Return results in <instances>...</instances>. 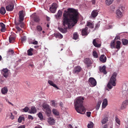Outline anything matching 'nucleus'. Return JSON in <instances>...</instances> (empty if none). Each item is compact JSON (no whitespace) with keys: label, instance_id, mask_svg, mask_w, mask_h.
Here are the masks:
<instances>
[{"label":"nucleus","instance_id":"17","mask_svg":"<svg viewBox=\"0 0 128 128\" xmlns=\"http://www.w3.org/2000/svg\"><path fill=\"white\" fill-rule=\"evenodd\" d=\"M81 69V68L80 66H76L74 68L73 72L74 74H78L80 71Z\"/></svg>","mask_w":128,"mask_h":128},{"label":"nucleus","instance_id":"54","mask_svg":"<svg viewBox=\"0 0 128 128\" xmlns=\"http://www.w3.org/2000/svg\"><path fill=\"white\" fill-rule=\"evenodd\" d=\"M90 114H91V112H87V116L88 117H90Z\"/></svg>","mask_w":128,"mask_h":128},{"label":"nucleus","instance_id":"58","mask_svg":"<svg viewBox=\"0 0 128 128\" xmlns=\"http://www.w3.org/2000/svg\"><path fill=\"white\" fill-rule=\"evenodd\" d=\"M60 105L61 108L63 107V104L62 102H60Z\"/></svg>","mask_w":128,"mask_h":128},{"label":"nucleus","instance_id":"15","mask_svg":"<svg viewBox=\"0 0 128 128\" xmlns=\"http://www.w3.org/2000/svg\"><path fill=\"white\" fill-rule=\"evenodd\" d=\"M8 91V89L6 86H5L2 88L1 90V91L2 94L4 95L6 94Z\"/></svg>","mask_w":128,"mask_h":128},{"label":"nucleus","instance_id":"53","mask_svg":"<svg viewBox=\"0 0 128 128\" xmlns=\"http://www.w3.org/2000/svg\"><path fill=\"white\" fill-rule=\"evenodd\" d=\"M28 118L29 119H31V120H32L33 119L32 116L30 115H28Z\"/></svg>","mask_w":128,"mask_h":128},{"label":"nucleus","instance_id":"31","mask_svg":"<svg viewBox=\"0 0 128 128\" xmlns=\"http://www.w3.org/2000/svg\"><path fill=\"white\" fill-rule=\"evenodd\" d=\"M116 122V125L118 126H119L120 124V119L116 117L115 118Z\"/></svg>","mask_w":128,"mask_h":128},{"label":"nucleus","instance_id":"30","mask_svg":"<svg viewBox=\"0 0 128 128\" xmlns=\"http://www.w3.org/2000/svg\"><path fill=\"white\" fill-rule=\"evenodd\" d=\"M108 121V118L105 117L102 118L101 121V122L102 124H104L107 122Z\"/></svg>","mask_w":128,"mask_h":128},{"label":"nucleus","instance_id":"29","mask_svg":"<svg viewBox=\"0 0 128 128\" xmlns=\"http://www.w3.org/2000/svg\"><path fill=\"white\" fill-rule=\"evenodd\" d=\"M0 12L2 14L4 15L6 13V10L5 8L4 7H2L0 9Z\"/></svg>","mask_w":128,"mask_h":128},{"label":"nucleus","instance_id":"19","mask_svg":"<svg viewBox=\"0 0 128 128\" xmlns=\"http://www.w3.org/2000/svg\"><path fill=\"white\" fill-rule=\"evenodd\" d=\"M108 105V100L106 98L104 99L102 104V108H105Z\"/></svg>","mask_w":128,"mask_h":128},{"label":"nucleus","instance_id":"47","mask_svg":"<svg viewBox=\"0 0 128 128\" xmlns=\"http://www.w3.org/2000/svg\"><path fill=\"white\" fill-rule=\"evenodd\" d=\"M29 109L28 107H26L22 109V111L23 112H27L29 111Z\"/></svg>","mask_w":128,"mask_h":128},{"label":"nucleus","instance_id":"64","mask_svg":"<svg viewBox=\"0 0 128 128\" xmlns=\"http://www.w3.org/2000/svg\"><path fill=\"white\" fill-rule=\"evenodd\" d=\"M20 26L21 27H23L24 26V24H22V25H20Z\"/></svg>","mask_w":128,"mask_h":128},{"label":"nucleus","instance_id":"33","mask_svg":"<svg viewBox=\"0 0 128 128\" xmlns=\"http://www.w3.org/2000/svg\"><path fill=\"white\" fill-rule=\"evenodd\" d=\"M33 19L34 21L36 22H38L40 20V19L38 17L36 16H34Z\"/></svg>","mask_w":128,"mask_h":128},{"label":"nucleus","instance_id":"4","mask_svg":"<svg viewBox=\"0 0 128 128\" xmlns=\"http://www.w3.org/2000/svg\"><path fill=\"white\" fill-rule=\"evenodd\" d=\"M118 8L116 11V16L117 18H120L123 16L122 10L124 8L122 6H120Z\"/></svg>","mask_w":128,"mask_h":128},{"label":"nucleus","instance_id":"24","mask_svg":"<svg viewBox=\"0 0 128 128\" xmlns=\"http://www.w3.org/2000/svg\"><path fill=\"white\" fill-rule=\"evenodd\" d=\"M54 36L56 38L60 39L62 38H63L62 35L59 32L55 33Z\"/></svg>","mask_w":128,"mask_h":128},{"label":"nucleus","instance_id":"34","mask_svg":"<svg viewBox=\"0 0 128 128\" xmlns=\"http://www.w3.org/2000/svg\"><path fill=\"white\" fill-rule=\"evenodd\" d=\"M15 38L14 36H10L9 38L10 42V43L13 42L14 41Z\"/></svg>","mask_w":128,"mask_h":128},{"label":"nucleus","instance_id":"5","mask_svg":"<svg viewBox=\"0 0 128 128\" xmlns=\"http://www.w3.org/2000/svg\"><path fill=\"white\" fill-rule=\"evenodd\" d=\"M42 106L43 110H45L46 113L47 115L48 116H50L51 111L49 105L47 104L44 103L42 105Z\"/></svg>","mask_w":128,"mask_h":128},{"label":"nucleus","instance_id":"2","mask_svg":"<svg viewBox=\"0 0 128 128\" xmlns=\"http://www.w3.org/2000/svg\"><path fill=\"white\" fill-rule=\"evenodd\" d=\"M84 100L83 97H78L75 100L74 103L76 110L77 112L82 114H84L86 112V109L82 104Z\"/></svg>","mask_w":128,"mask_h":128},{"label":"nucleus","instance_id":"26","mask_svg":"<svg viewBox=\"0 0 128 128\" xmlns=\"http://www.w3.org/2000/svg\"><path fill=\"white\" fill-rule=\"evenodd\" d=\"M116 48L118 49V50L120 48V46L121 44V42L119 40H117L116 42Z\"/></svg>","mask_w":128,"mask_h":128},{"label":"nucleus","instance_id":"14","mask_svg":"<svg viewBox=\"0 0 128 128\" xmlns=\"http://www.w3.org/2000/svg\"><path fill=\"white\" fill-rule=\"evenodd\" d=\"M99 11L97 10H94L91 13V16L92 17L95 18L97 16Z\"/></svg>","mask_w":128,"mask_h":128},{"label":"nucleus","instance_id":"56","mask_svg":"<svg viewBox=\"0 0 128 128\" xmlns=\"http://www.w3.org/2000/svg\"><path fill=\"white\" fill-rule=\"evenodd\" d=\"M10 118L12 119L13 120L14 118L13 116L12 113H10Z\"/></svg>","mask_w":128,"mask_h":128},{"label":"nucleus","instance_id":"50","mask_svg":"<svg viewBox=\"0 0 128 128\" xmlns=\"http://www.w3.org/2000/svg\"><path fill=\"white\" fill-rule=\"evenodd\" d=\"M100 22H99L96 24L95 27V29H96L98 28L100 26Z\"/></svg>","mask_w":128,"mask_h":128},{"label":"nucleus","instance_id":"18","mask_svg":"<svg viewBox=\"0 0 128 128\" xmlns=\"http://www.w3.org/2000/svg\"><path fill=\"white\" fill-rule=\"evenodd\" d=\"M100 61L103 63H104L106 61V58L105 56L102 54L100 57Z\"/></svg>","mask_w":128,"mask_h":128},{"label":"nucleus","instance_id":"45","mask_svg":"<svg viewBox=\"0 0 128 128\" xmlns=\"http://www.w3.org/2000/svg\"><path fill=\"white\" fill-rule=\"evenodd\" d=\"M127 91V90H124L122 92V93L123 96H126L127 95H128Z\"/></svg>","mask_w":128,"mask_h":128},{"label":"nucleus","instance_id":"21","mask_svg":"<svg viewBox=\"0 0 128 128\" xmlns=\"http://www.w3.org/2000/svg\"><path fill=\"white\" fill-rule=\"evenodd\" d=\"M48 82L50 85L56 88L57 89H59V88L58 87L56 84H54L52 81L49 80L48 81Z\"/></svg>","mask_w":128,"mask_h":128},{"label":"nucleus","instance_id":"55","mask_svg":"<svg viewBox=\"0 0 128 128\" xmlns=\"http://www.w3.org/2000/svg\"><path fill=\"white\" fill-rule=\"evenodd\" d=\"M38 43V42L36 41H35L32 42V44H37Z\"/></svg>","mask_w":128,"mask_h":128},{"label":"nucleus","instance_id":"39","mask_svg":"<svg viewBox=\"0 0 128 128\" xmlns=\"http://www.w3.org/2000/svg\"><path fill=\"white\" fill-rule=\"evenodd\" d=\"M92 55L94 58H97L98 57V54L95 50H94L93 51Z\"/></svg>","mask_w":128,"mask_h":128},{"label":"nucleus","instance_id":"38","mask_svg":"<svg viewBox=\"0 0 128 128\" xmlns=\"http://www.w3.org/2000/svg\"><path fill=\"white\" fill-rule=\"evenodd\" d=\"M101 102L102 101L101 100L99 101L98 102V104L96 107V110H98L99 109Z\"/></svg>","mask_w":128,"mask_h":128},{"label":"nucleus","instance_id":"36","mask_svg":"<svg viewBox=\"0 0 128 128\" xmlns=\"http://www.w3.org/2000/svg\"><path fill=\"white\" fill-rule=\"evenodd\" d=\"M86 26L89 28H92L94 27V24L91 22H87Z\"/></svg>","mask_w":128,"mask_h":128},{"label":"nucleus","instance_id":"59","mask_svg":"<svg viewBox=\"0 0 128 128\" xmlns=\"http://www.w3.org/2000/svg\"><path fill=\"white\" fill-rule=\"evenodd\" d=\"M120 38V36H117L115 37L114 40H115V39H119Z\"/></svg>","mask_w":128,"mask_h":128},{"label":"nucleus","instance_id":"8","mask_svg":"<svg viewBox=\"0 0 128 128\" xmlns=\"http://www.w3.org/2000/svg\"><path fill=\"white\" fill-rule=\"evenodd\" d=\"M57 5L56 3H53L52 4V6L50 8V10L52 13H55L56 11Z\"/></svg>","mask_w":128,"mask_h":128},{"label":"nucleus","instance_id":"12","mask_svg":"<svg viewBox=\"0 0 128 128\" xmlns=\"http://www.w3.org/2000/svg\"><path fill=\"white\" fill-rule=\"evenodd\" d=\"M37 110L34 106H32L31 107L30 109L29 110L28 113L30 114H34L36 112Z\"/></svg>","mask_w":128,"mask_h":128},{"label":"nucleus","instance_id":"44","mask_svg":"<svg viewBox=\"0 0 128 128\" xmlns=\"http://www.w3.org/2000/svg\"><path fill=\"white\" fill-rule=\"evenodd\" d=\"M94 124L92 122H89L88 125V128H93Z\"/></svg>","mask_w":128,"mask_h":128},{"label":"nucleus","instance_id":"23","mask_svg":"<svg viewBox=\"0 0 128 128\" xmlns=\"http://www.w3.org/2000/svg\"><path fill=\"white\" fill-rule=\"evenodd\" d=\"M84 62L87 65L89 66L90 64H91V62L90 59L88 58H86L84 59Z\"/></svg>","mask_w":128,"mask_h":128},{"label":"nucleus","instance_id":"1","mask_svg":"<svg viewBox=\"0 0 128 128\" xmlns=\"http://www.w3.org/2000/svg\"><path fill=\"white\" fill-rule=\"evenodd\" d=\"M63 16L62 22L64 28H58L60 32L65 33L67 31L68 28H71L76 23L78 18V12L74 9L69 8L68 11L65 10Z\"/></svg>","mask_w":128,"mask_h":128},{"label":"nucleus","instance_id":"35","mask_svg":"<svg viewBox=\"0 0 128 128\" xmlns=\"http://www.w3.org/2000/svg\"><path fill=\"white\" fill-rule=\"evenodd\" d=\"M114 0H106V3L108 6L112 4Z\"/></svg>","mask_w":128,"mask_h":128},{"label":"nucleus","instance_id":"20","mask_svg":"<svg viewBox=\"0 0 128 128\" xmlns=\"http://www.w3.org/2000/svg\"><path fill=\"white\" fill-rule=\"evenodd\" d=\"M48 82L50 85L56 88L57 89H59V88L58 87L56 84H54L52 81L49 80L48 81Z\"/></svg>","mask_w":128,"mask_h":128},{"label":"nucleus","instance_id":"9","mask_svg":"<svg viewBox=\"0 0 128 128\" xmlns=\"http://www.w3.org/2000/svg\"><path fill=\"white\" fill-rule=\"evenodd\" d=\"M128 105V99L124 100L122 102L120 108L123 110L126 108L127 106Z\"/></svg>","mask_w":128,"mask_h":128},{"label":"nucleus","instance_id":"57","mask_svg":"<svg viewBox=\"0 0 128 128\" xmlns=\"http://www.w3.org/2000/svg\"><path fill=\"white\" fill-rule=\"evenodd\" d=\"M8 52H9L11 53L12 54L14 53V52L13 50H9Z\"/></svg>","mask_w":128,"mask_h":128},{"label":"nucleus","instance_id":"28","mask_svg":"<svg viewBox=\"0 0 128 128\" xmlns=\"http://www.w3.org/2000/svg\"><path fill=\"white\" fill-rule=\"evenodd\" d=\"M52 112L53 114L56 116H58L59 114V112L56 109H53L52 110Z\"/></svg>","mask_w":128,"mask_h":128},{"label":"nucleus","instance_id":"46","mask_svg":"<svg viewBox=\"0 0 128 128\" xmlns=\"http://www.w3.org/2000/svg\"><path fill=\"white\" fill-rule=\"evenodd\" d=\"M51 105L54 107L57 106V104L55 103V102L54 100L52 101L51 102Z\"/></svg>","mask_w":128,"mask_h":128},{"label":"nucleus","instance_id":"62","mask_svg":"<svg viewBox=\"0 0 128 128\" xmlns=\"http://www.w3.org/2000/svg\"><path fill=\"white\" fill-rule=\"evenodd\" d=\"M8 104H10L12 106H14V105L12 103H11L10 102H8Z\"/></svg>","mask_w":128,"mask_h":128},{"label":"nucleus","instance_id":"60","mask_svg":"<svg viewBox=\"0 0 128 128\" xmlns=\"http://www.w3.org/2000/svg\"><path fill=\"white\" fill-rule=\"evenodd\" d=\"M34 128H42L41 126H36Z\"/></svg>","mask_w":128,"mask_h":128},{"label":"nucleus","instance_id":"3","mask_svg":"<svg viewBox=\"0 0 128 128\" xmlns=\"http://www.w3.org/2000/svg\"><path fill=\"white\" fill-rule=\"evenodd\" d=\"M116 76L117 74L114 72L113 74L111 76L110 80L107 85V87L109 89H112V86H116Z\"/></svg>","mask_w":128,"mask_h":128},{"label":"nucleus","instance_id":"61","mask_svg":"<svg viewBox=\"0 0 128 128\" xmlns=\"http://www.w3.org/2000/svg\"><path fill=\"white\" fill-rule=\"evenodd\" d=\"M108 127V125L106 124H105L104 125L103 128H107Z\"/></svg>","mask_w":128,"mask_h":128},{"label":"nucleus","instance_id":"49","mask_svg":"<svg viewBox=\"0 0 128 128\" xmlns=\"http://www.w3.org/2000/svg\"><path fill=\"white\" fill-rule=\"evenodd\" d=\"M78 37V35L76 33H74V36L73 38L75 40H76L77 39Z\"/></svg>","mask_w":128,"mask_h":128},{"label":"nucleus","instance_id":"48","mask_svg":"<svg viewBox=\"0 0 128 128\" xmlns=\"http://www.w3.org/2000/svg\"><path fill=\"white\" fill-rule=\"evenodd\" d=\"M38 117L40 118V120H42L43 119V116L42 114L40 113L39 112L38 114Z\"/></svg>","mask_w":128,"mask_h":128},{"label":"nucleus","instance_id":"16","mask_svg":"<svg viewBox=\"0 0 128 128\" xmlns=\"http://www.w3.org/2000/svg\"><path fill=\"white\" fill-rule=\"evenodd\" d=\"M106 66L104 65L100 67L99 70L101 72L103 73L104 74H106Z\"/></svg>","mask_w":128,"mask_h":128},{"label":"nucleus","instance_id":"43","mask_svg":"<svg viewBox=\"0 0 128 128\" xmlns=\"http://www.w3.org/2000/svg\"><path fill=\"white\" fill-rule=\"evenodd\" d=\"M24 120V117L20 116L18 119V121L19 123L21 122L22 121Z\"/></svg>","mask_w":128,"mask_h":128},{"label":"nucleus","instance_id":"22","mask_svg":"<svg viewBox=\"0 0 128 128\" xmlns=\"http://www.w3.org/2000/svg\"><path fill=\"white\" fill-rule=\"evenodd\" d=\"M98 40L97 39H94L93 41V43L94 45L96 47H100V44H98L96 43Z\"/></svg>","mask_w":128,"mask_h":128},{"label":"nucleus","instance_id":"11","mask_svg":"<svg viewBox=\"0 0 128 128\" xmlns=\"http://www.w3.org/2000/svg\"><path fill=\"white\" fill-rule=\"evenodd\" d=\"M90 32V29L88 30V27H86L82 30V36L87 35Z\"/></svg>","mask_w":128,"mask_h":128},{"label":"nucleus","instance_id":"13","mask_svg":"<svg viewBox=\"0 0 128 128\" xmlns=\"http://www.w3.org/2000/svg\"><path fill=\"white\" fill-rule=\"evenodd\" d=\"M14 7V5L13 4H11L6 6V9L7 11H11L13 10Z\"/></svg>","mask_w":128,"mask_h":128},{"label":"nucleus","instance_id":"42","mask_svg":"<svg viewBox=\"0 0 128 128\" xmlns=\"http://www.w3.org/2000/svg\"><path fill=\"white\" fill-rule=\"evenodd\" d=\"M115 42L114 40L111 42L110 44V47L111 48H115Z\"/></svg>","mask_w":128,"mask_h":128},{"label":"nucleus","instance_id":"41","mask_svg":"<svg viewBox=\"0 0 128 128\" xmlns=\"http://www.w3.org/2000/svg\"><path fill=\"white\" fill-rule=\"evenodd\" d=\"M122 42L123 44L124 45H126L128 43V40L125 39H122Z\"/></svg>","mask_w":128,"mask_h":128},{"label":"nucleus","instance_id":"10","mask_svg":"<svg viewBox=\"0 0 128 128\" xmlns=\"http://www.w3.org/2000/svg\"><path fill=\"white\" fill-rule=\"evenodd\" d=\"M19 22L20 23L21 22L24 20V12L23 10H21L19 12Z\"/></svg>","mask_w":128,"mask_h":128},{"label":"nucleus","instance_id":"40","mask_svg":"<svg viewBox=\"0 0 128 128\" xmlns=\"http://www.w3.org/2000/svg\"><path fill=\"white\" fill-rule=\"evenodd\" d=\"M36 29L38 32H40L42 30V28L40 26L38 25L36 26Z\"/></svg>","mask_w":128,"mask_h":128},{"label":"nucleus","instance_id":"63","mask_svg":"<svg viewBox=\"0 0 128 128\" xmlns=\"http://www.w3.org/2000/svg\"><path fill=\"white\" fill-rule=\"evenodd\" d=\"M112 26L111 25H109V26L108 28H107V29H109L111 28H112Z\"/></svg>","mask_w":128,"mask_h":128},{"label":"nucleus","instance_id":"51","mask_svg":"<svg viewBox=\"0 0 128 128\" xmlns=\"http://www.w3.org/2000/svg\"><path fill=\"white\" fill-rule=\"evenodd\" d=\"M26 36H24L22 38L21 40L22 42H23L26 40Z\"/></svg>","mask_w":128,"mask_h":128},{"label":"nucleus","instance_id":"6","mask_svg":"<svg viewBox=\"0 0 128 128\" xmlns=\"http://www.w3.org/2000/svg\"><path fill=\"white\" fill-rule=\"evenodd\" d=\"M2 75L5 78L8 76L10 74V70L7 68H4L0 70Z\"/></svg>","mask_w":128,"mask_h":128},{"label":"nucleus","instance_id":"52","mask_svg":"<svg viewBox=\"0 0 128 128\" xmlns=\"http://www.w3.org/2000/svg\"><path fill=\"white\" fill-rule=\"evenodd\" d=\"M16 28L18 31L19 32L22 31V32L21 29L18 26H16Z\"/></svg>","mask_w":128,"mask_h":128},{"label":"nucleus","instance_id":"27","mask_svg":"<svg viewBox=\"0 0 128 128\" xmlns=\"http://www.w3.org/2000/svg\"><path fill=\"white\" fill-rule=\"evenodd\" d=\"M48 123L51 124H53L55 122V120L54 119L49 118L48 119Z\"/></svg>","mask_w":128,"mask_h":128},{"label":"nucleus","instance_id":"37","mask_svg":"<svg viewBox=\"0 0 128 128\" xmlns=\"http://www.w3.org/2000/svg\"><path fill=\"white\" fill-rule=\"evenodd\" d=\"M33 49L32 48H30L27 51L28 55L29 56H32V51H33Z\"/></svg>","mask_w":128,"mask_h":128},{"label":"nucleus","instance_id":"32","mask_svg":"<svg viewBox=\"0 0 128 128\" xmlns=\"http://www.w3.org/2000/svg\"><path fill=\"white\" fill-rule=\"evenodd\" d=\"M62 14V12L60 10H59L58 11L57 15H55V16L57 19L58 18L60 17L61 16Z\"/></svg>","mask_w":128,"mask_h":128},{"label":"nucleus","instance_id":"25","mask_svg":"<svg viewBox=\"0 0 128 128\" xmlns=\"http://www.w3.org/2000/svg\"><path fill=\"white\" fill-rule=\"evenodd\" d=\"M0 25L1 27V31L2 32H5L6 28L5 25L2 22L0 23Z\"/></svg>","mask_w":128,"mask_h":128},{"label":"nucleus","instance_id":"7","mask_svg":"<svg viewBox=\"0 0 128 128\" xmlns=\"http://www.w3.org/2000/svg\"><path fill=\"white\" fill-rule=\"evenodd\" d=\"M89 84L92 86L93 87L96 84V80L93 78H90L88 80Z\"/></svg>","mask_w":128,"mask_h":128}]
</instances>
